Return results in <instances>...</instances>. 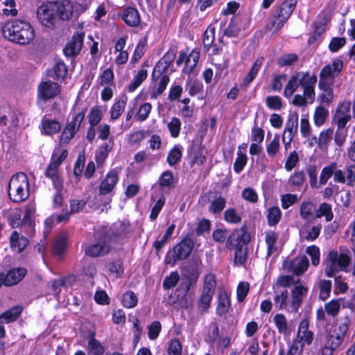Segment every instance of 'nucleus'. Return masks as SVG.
I'll return each mask as SVG.
<instances>
[{
  "instance_id": "43",
  "label": "nucleus",
  "mask_w": 355,
  "mask_h": 355,
  "mask_svg": "<svg viewBox=\"0 0 355 355\" xmlns=\"http://www.w3.org/2000/svg\"><path fill=\"white\" fill-rule=\"evenodd\" d=\"M68 69L62 61H58L54 66L53 78L57 80H62L66 77Z\"/></svg>"
},
{
  "instance_id": "35",
  "label": "nucleus",
  "mask_w": 355,
  "mask_h": 355,
  "mask_svg": "<svg viewBox=\"0 0 355 355\" xmlns=\"http://www.w3.org/2000/svg\"><path fill=\"white\" fill-rule=\"evenodd\" d=\"M215 39V28L209 26L203 34L202 43L205 51H208L212 46Z\"/></svg>"
},
{
  "instance_id": "58",
  "label": "nucleus",
  "mask_w": 355,
  "mask_h": 355,
  "mask_svg": "<svg viewBox=\"0 0 355 355\" xmlns=\"http://www.w3.org/2000/svg\"><path fill=\"white\" fill-rule=\"evenodd\" d=\"M331 290V282L329 280H322L320 283V300L324 301L329 296Z\"/></svg>"
},
{
  "instance_id": "5",
  "label": "nucleus",
  "mask_w": 355,
  "mask_h": 355,
  "mask_svg": "<svg viewBox=\"0 0 355 355\" xmlns=\"http://www.w3.org/2000/svg\"><path fill=\"white\" fill-rule=\"evenodd\" d=\"M51 2L42 4L37 10V17L40 24L44 27L53 31L62 24L58 13Z\"/></svg>"
},
{
  "instance_id": "56",
  "label": "nucleus",
  "mask_w": 355,
  "mask_h": 355,
  "mask_svg": "<svg viewBox=\"0 0 355 355\" xmlns=\"http://www.w3.org/2000/svg\"><path fill=\"white\" fill-rule=\"evenodd\" d=\"M214 293L203 290L200 297V304L199 307L203 311H206L210 306V302L212 300Z\"/></svg>"
},
{
  "instance_id": "57",
  "label": "nucleus",
  "mask_w": 355,
  "mask_h": 355,
  "mask_svg": "<svg viewBox=\"0 0 355 355\" xmlns=\"http://www.w3.org/2000/svg\"><path fill=\"white\" fill-rule=\"evenodd\" d=\"M298 201L297 195L286 193L281 196L282 207L284 209H288Z\"/></svg>"
},
{
  "instance_id": "16",
  "label": "nucleus",
  "mask_w": 355,
  "mask_h": 355,
  "mask_svg": "<svg viewBox=\"0 0 355 355\" xmlns=\"http://www.w3.org/2000/svg\"><path fill=\"white\" fill-rule=\"evenodd\" d=\"M26 268H12L3 274L4 286H12L18 284L26 275Z\"/></svg>"
},
{
  "instance_id": "53",
  "label": "nucleus",
  "mask_w": 355,
  "mask_h": 355,
  "mask_svg": "<svg viewBox=\"0 0 355 355\" xmlns=\"http://www.w3.org/2000/svg\"><path fill=\"white\" fill-rule=\"evenodd\" d=\"M182 157V151L178 146H174L167 156V162L170 166L175 165Z\"/></svg>"
},
{
  "instance_id": "39",
  "label": "nucleus",
  "mask_w": 355,
  "mask_h": 355,
  "mask_svg": "<svg viewBox=\"0 0 355 355\" xmlns=\"http://www.w3.org/2000/svg\"><path fill=\"white\" fill-rule=\"evenodd\" d=\"M148 72L146 69H141L134 77L132 81L128 86V91L134 92L147 78Z\"/></svg>"
},
{
  "instance_id": "59",
  "label": "nucleus",
  "mask_w": 355,
  "mask_h": 355,
  "mask_svg": "<svg viewBox=\"0 0 355 355\" xmlns=\"http://www.w3.org/2000/svg\"><path fill=\"white\" fill-rule=\"evenodd\" d=\"M305 174L303 171H295L288 180V184L294 187H301L305 181Z\"/></svg>"
},
{
  "instance_id": "40",
  "label": "nucleus",
  "mask_w": 355,
  "mask_h": 355,
  "mask_svg": "<svg viewBox=\"0 0 355 355\" xmlns=\"http://www.w3.org/2000/svg\"><path fill=\"white\" fill-rule=\"evenodd\" d=\"M341 299L331 300L324 304V310L326 313L331 316L336 317L340 309Z\"/></svg>"
},
{
  "instance_id": "15",
  "label": "nucleus",
  "mask_w": 355,
  "mask_h": 355,
  "mask_svg": "<svg viewBox=\"0 0 355 355\" xmlns=\"http://www.w3.org/2000/svg\"><path fill=\"white\" fill-rule=\"evenodd\" d=\"M55 12L59 16L62 23L65 20H69L73 14V6L70 0H59L51 2Z\"/></svg>"
},
{
  "instance_id": "50",
  "label": "nucleus",
  "mask_w": 355,
  "mask_h": 355,
  "mask_svg": "<svg viewBox=\"0 0 355 355\" xmlns=\"http://www.w3.org/2000/svg\"><path fill=\"white\" fill-rule=\"evenodd\" d=\"M189 154L192 157L191 163L193 164L202 165L206 161V157L199 152V146H198L193 145Z\"/></svg>"
},
{
  "instance_id": "17",
  "label": "nucleus",
  "mask_w": 355,
  "mask_h": 355,
  "mask_svg": "<svg viewBox=\"0 0 355 355\" xmlns=\"http://www.w3.org/2000/svg\"><path fill=\"white\" fill-rule=\"evenodd\" d=\"M119 180L118 173L115 170L110 171L101 182L99 194L105 195L110 193Z\"/></svg>"
},
{
  "instance_id": "8",
  "label": "nucleus",
  "mask_w": 355,
  "mask_h": 355,
  "mask_svg": "<svg viewBox=\"0 0 355 355\" xmlns=\"http://www.w3.org/2000/svg\"><path fill=\"white\" fill-rule=\"evenodd\" d=\"M299 86L303 89L304 94L312 103L315 98V85L317 83V76H311L309 72H297Z\"/></svg>"
},
{
  "instance_id": "44",
  "label": "nucleus",
  "mask_w": 355,
  "mask_h": 355,
  "mask_svg": "<svg viewBox=\"0 0 355 355\" xmlns=\"http://www.w3.org/2000/svg\"><path fill=\"white\" fill-rule=\"evenodd\" d=\"M299 86L298 76L293 75L289 79L284 89V94L286 97H291Z\"/></svg>"
},
{
  "instance_id": "63",
  "label": "nucleus",
  "mask_w": 355,
  "mask_h": 355,
  "mask_svg": "<svg viewBox=\"0 0 355 355\" xmlns=\"http://www.w3.org/2000/svg\"><path fill=\"white\" fill-rule=\"evenodd\" d=\"M182 346L178 338L172 339L168 347V354L169 355H182Z\"/></svg>"
},
{
  "instance_id": "3",
  "label": "nucleus",
  "mask_w": 355,
  "mask_h": 355,
  "mask_svg": "<svg viewBox=\"0 0 355 355\" xmlns=\"http://www.w3.org/2000/svg\"><path fill=\"white\" fill-rule=\"evenodd\" d=\"M297 0H286L272 15L266 26V31L275 33L279 31L287 21L293 12Z\"/></svg>"
},
{
  "instance_id": "34",
  "label": "nucleus",
  "mask_w": 355,
  "mask_h": 355,
  "mask_svg": "<svg viewBox=\"0 0 355 355\" xmlns=\"http://www.w3.org/2000/svg\"><path fill=\"white\" fill-rule=\"evenodd\" d=\"M158 182L160 188H173L175 184L173 173L168 170L164 171L159 177Z\"/></svg>"
},
{
  "instance_id": "19",
  "label": "nucleus",
  "mask_w": 355,
  "mask_h": 355,
  "mask_svg": "<svg viewBox=\"0 0 355 355\" xmlns=\"http://www.w3.org/2000/svg\"><path fill=\"white\" fill-rule=\"evenodd\" d=\"M120 16L124 22L130 27L138 26L141 21L138 10L133 7H127L124 8Z\"/></svg>"
},
{
  "instance_id": "28",
  "label": "nucleus",
  "mask_w": 355,
  "mask_h": 355,
  "mask_svg": "<svg viewBox=\"0 0 355 355\" xmlns=\"http://www.w3.org/2000/svg\"><path fill=\"white\" fill-rule=\"evenodd\" d=\"M128 98L123 95L119 101L114 103L110 110V118L112 120L118 119L123 112Z\"/></svg>"
},
{
  "instance_id": "9",
  "label": "nucleus",
  "mask_w": 355,
  "mask_h": 355,
  "mask_svg": "<svg viewBox=\"0 0 355 355\" xmlns=\"http://www.w3.org/2000/svg\"><path fill=\"white\" fill-rule=\"evenodd\" d=\"M112 246L101 234L93 244L88 245L85 249L86 255L91 257H103L107 254Z\"/></svg>"
},
{
  "instance_id": "38",
  "label": "nucleus",
  "mask_w": 355,
  "mask_h": 355,
  "mask_svg": "<svg viewBox=\"0 0 355 355\" xmlns=\"http://www.w3.org/2000/svg\"><path fill=\"white\" fill-rule=\"evenodd\" d=\"M175 225L171 224L166 230L164 235L162 236V239L160 241H155L153 243V247L156 249L157 252H158L165 245L168 241H169L170 238L171 237L173 231L175 230Z\"/></svg>"
},
{
  "instance_id": "18",
  "label": "nucleus",
  "mask_w": 355,
  "mask_h": 355,
  "mask_svg": "<svg viewBox=\"0 0 355 355\" xmlns=\"http://www.w3.org/2000/svg\"><path fill=\"white\" fill-rule=\"evenodd\" d=\"M59 166L58 164L51 161L48 165L44 174L52 180L53 187L56 190H62L64 188V181L58 173Z\"/></svg>"
},
{
  "instance_id": "41",
  "label": "nucleus",
  "mask_w": 355,
  "mask_h": 355,
  "mask_svg": "<svg viewBox=\"0 0 355 355\" xmlns=\"http://www.w3.org/2000/svg\"><path fill=\"white\" fill-rule=\"evenodd\" d=\"M300 282V279H295L292 275H281L277 278L276 284L273 285V289L278 286L288 287Z\"/></svg>"
},
{
  "instance_id": "47",
  "label": "nucleus",
  "mask_w": 355,
  "mask_h": 355,
  "mask_svg": "<svg viewBox=\"0 0 355 355\" xmlns=\"http://www.w3.org/2000/svg\"><path fill=\"white\" fill-rule=\"evenodd\" d=\"M241 31L239 24L236 20L232 19L227 27L225 29L223 35L228 37H238Z\"/></svg>"
},
{
  "instance_id": "55",
  "label": "nucleus",
  "mask_w": 355,
  "mask_h": 355,
  "mask_svg": "<svg viewBox=\"0 0 355 355\" xmlns=\"http://www.w3.org/2000/svg\"><path fill=\"white\" fill-rule=\"evenodd\" d=\"M266 104L268 108L273 110H279L283 106L282 98L278 96L266 97Z\"/></svg>"
},
{
  "instance_id": "61",
  "label": "nucleus",
  "mask_w": 355,
  "mask_h": 355,
  "mask_svg": "<svg viewBox=\"0 0 355 355\" xmlns=\"http://www.w3.org/2000/svg\"><path fill=\"white\" fill-rule=\"evenodd\" d=\"M247 162V155L241 150H238L237 157L234 164V169L236 173H239L244 168Z\"/></svg>"
},
{
  "instance_id": "25",
  "label": "nucleus",
  "mask_w": 355,
  "mask_h": 355,
  "mask_svg": "<svg viewBox=\"0 0 355 355\" xmlns=\"http://www.w3.org/2000/svg\"><path fill=\"white\" fill-rule=\"evenodd\" d=\"M298 125V114L297 112H293L289 114L288 121L286 122V126L284 132L288 133L289 140L287 141L291 142L293 138L297 131Z\"/></svg>"
},
{
  "instance_id": "21",
  "label": "nucleus",
  "mask_w": 355,
  "mask_h": 355,
  "mask_svg": "<svg viewBox=\"0 0 355 355\" xmlns=\"http://www.w3.org/2000/svg\"><path fill=\"white\" fill-rule=\"evenodd\" d=\"M334 84L328 83H318V88L322 92L318 96V100L327 105H330L334 99Z\"/></svg>"
},
{
  "instance_id": "24",
  "label": "nucleus",
  "mask_w": 355,
  "mask_h": 355,
  "mask_svg": "<svg viewBox=\"0 0 355 355\" xmlns=\"http://www.w3.org/2000/svg\"><path fill=\"white\" fill-rule=\"evenodd\" d=\"M23 309L21 306H13L0 315V323H10L15 321L20 315Z\"/></svg>"
},
{
  "instance_id": "36",
  "label": "nucleus",
  "mask_w": 355,
  "mask_h": 355,
  "mask_svg": "<svg viewBox=\"0 0 355 355\" xmlns=\"http://www.w3.org/2000/svg\"><path fill=\"white\" fill-rule=\"evenodd\" d=\"M334 130L328 128L320 132L318 138V147L322 150H327L329 142L331 140Z\"/></svg>"
},
{
  "instance_id": "33",
  "label": "nucleus",
  "mask_w": 355,
  "mask_h": 355,
  "mask_svg": "<svg viewBox=\"0 0 355 355\" xmlns=\"http://www.w3.org/2000/svg\"><path fill=\"white\" fill-rule=\"evenodd\" d=\"M322 216H324L327 222L331 221L334 218L331 206L326 202L321 203L319 208L315 210V218H320Z\"/></svg>"
},
{
  "instance_id": "51",
  "label": "nucleus",
  "mask_w": 355,
  "mask_h": 355,
  "mask_svg": "<svg viewBox=\"0 0 355 355\" xmlns=\"http://www.w3.org/2000/svg\"><path fill=\"white\" fill-rule=\"evenodd\" d=\"M298 60V55L295 53H287L282 55L277 60V64L280 67L291 66Z\"/></svg>"
},
{
  "instance_id": "45",
  "label": "nucleus",
  "mask_w": 355,
  "mask_h": 355,
  "mask_svg": "<svg viewBox=\"0 0 355 355\" xmlns=\"http://www.w3.org/2000/svg\"><path fill=\"white\" fill-rule=\"evenodd\" d=\"M226 200L222 196H219L213 200L209 207V211L214 214H220L225 207Z\"/></svg>"
},
{
  "instance_id": "31",
  "label": "nucleus",
  "mask_w": 355,
  "mask_h": 355,
  "mask_svg": "<svg viewBox=\"0 0 355 355\" xmlns=\"http://www.w3.org/2000/svg\"><path fill=\"white\" fill-rule=\"evenodd\" d=\"M328 116L329 111L322 105L318 106L313 114L314 124L318 127H320L325 123Z\"/></svg>"
},
{
  "instance_id": "22",
  "label": "nucleus",
  "mask_w": 355,
  "mask_h": 355,
  "mask_svg": "<svg viewBox=\"0 0 355 355\" xmlns=\"http://www.w3.org/2000/svg\"><path fill=\"white\" fill-rule=\"evenodd\" d=\"M10 243L12 249L21 252L28 244V240L24 236H19L17 232L15 231L10 237Z\"/></svg>"
},
{
  "instance_id": "12",
  "label": "nucleus",
  "mask_w": 355,
  "mask_h": 355,
  "mask_svg": "<svg viewBox=\"0 0 355 355\" xmlns=\"http://www.w3.org/2000/svg\"><path fill=\"white\" fill-rule=\"evenodd\" d=\"M37 92L40 98L46 101L53 98L60 92V86L51 80L44 81L39 85Z\"/></svg>"
},
{
  "instance_id": "42",
  "label": "nucleus",
  "mask_w": 355,
  "mask_h": 355,
  "mask_svg": "<svg viewBox=\"0 0 355 355\" xmlns=\"http://www.w3.org/2000/svg\"><path fill=\"white\" fill-rule=\"evenodd\" d=\"M337 168L336 162H332L328 166H325L322 168L320 176V184L324 185L327 183L328 180L333 175V173Z\"/></svg>"
},
{
  "instance_id": "30",
  "label": "nucleus",
  "mask_w": 355,
  "mask_h": 355,
  "mask_svg": "<svg viewBox=\"0 0 355 355\" xmlns=\"http://www.w3.org/2000/svg\"><path fill=\"white\" fill-rule=\"evenodd\" d=\"M263 60V58H259L254 62L250 71L248 73V74L246 75L243 80V85L245 87L248 86L255 78L261 67L262 66Z\"/></svg>"
},
{
  "instance_id": "29",
  "label": "nucleus",
  "mask_w": 355,
  "mask_h": 355,
  "mask_svg": "<svg viewBox=\"0 0 355 355\" xmlns=\"http://www.w3.org/2000/svg\"><path fill=\"white\" fill-rule=\"evenodd\" d=\"M307 288L304 286H297L292 291L291 297L292 302L291 304L293 307H298L302 302L303 297L307 293Z\"/></svg>"
},
{
  "instance_id": "27",
  "label": "nucleus",
  "mask_w": 355,
  "mask_h": 355,
  "mask_svg": "<svg viewBox=\"0 0 355 355\" xmlns=\"http://www.w3.org/2000/svg\"><path fill=\"white\" fill-rule=\"evenodd\" d=\"M230 296L226 292H222L218 295V304L216 308V313L218 315H225L230 307Z\"/></svg>"
},
{
  "instance_id": "7",
  "label": "nucleus",
  "mask_w": 355,
  "mask_h": 355,
  "mask_svg": "<svg viewBox=\"0 0 355 355\" xmlns=\"http://www.w3.org/2000/svg\"><path fill=\"white\" fill-rule=\"evenodd\" d=\"M352 261L351 252L347 248L340 247L339 252L330 250L324 262L330 266H349Z\"/></svg>"
},
{
  "instance_id": "64",
  "label": "nucleus",
  "mask_w": 355,
  "mask_h": 355,
  "mask_svg": "<svg viewBox=\"0 0 355 355\" xmlns=\"http://www.w3.org/2000/svg\"><path fill=\"white\" fill-rule=\"evenodd\" d=\"M225 220L230 223H239L241 221V218L237 214L235 209L230 208L224 212Z\"/></svg>"
},
{
  "instance_id": "49",
  "label": "nucleus",
  "mask_w": 355,
  "mask_h": 355,
  "mask_svg": "<svg viewBox=\"0 0 355 355\" xmlns=\"http://www.w3.org/2000/svg\"><path fill=\"white\" fill-rule=\"evenodd\" d=\"M248 256L247 245L236 248L234 253L235 264L244 265Z\"/></svg>"
},
{
  "instance_id": "54",
  "label": "nucleus",
  "mask_w": 355,
  "mask_h": 355,
  "mask_svg": "<svg viewBox=\"0 0 355 355\" xmlns=\"http://www.w3.org/2000/svg\"><path fill=\"white\" fill-rule=\"evenodd\" d=\"M169 82V77L167 75H164L159 81L157 88H156L151 94L150 98L156 99L157 96L161 95L165 90Z\"/></svg>"
},
{
  "instance_id": "1",
  "label": "nucleus",
  "mask_w": 355,
  "mask_h": 355,
  "mask_svg": "<svg viewBox=\"0 0 355 355\" xmlns=\"http://www.w3.org/2000/svg\"><path fill=\"white\" fill-rule=\"evenodd\" d=\"M2 32L10 41L21 45L29 44L35 37L33 27L22 20L8 21L3 26Z\"/></svg>"
},
{
  "instance_id": "6",
  "label": "nucleus",
  "mask_w": 355,
  "mask_h": 355,
  "mask_svg": "<svg viewBox=\"0 0 355 355\" xmlns=\"http://www.w3.org/2000/svg\"><path fill=\"white\" fill-rule=\"evenodd\" d=\"M86 113V109L76 114L72 120L68 122L64 127L59 140L60 145L67 144L74 137L76 133L79 130Z\"/></svg>"
},
{
  "instance_id": "32",
  "label": "nucleus",
  "mask_w": 355,
  "mask_h": 355,
  "mask_svg": "<svg viewBox=\"0 0 355 355\" xmlns=\"http://www.w3.org/2000/svg\"><path fill=\"white\" fill-rule=\"evenodd\" d=\"M274 322L279 333L284 335H288L290 334L287 320L283 314L279 313L275 315L274 317Z\"/></svg>"
},
{
  "instance_id": "10",
  "label": "nucleus",
  "mask_w": 355,
  "mask_h": 355,
  "mask_svg": "<svg viewBox=\"0 0 355 355\" xmlns=\"http://www.w3.org/2000/svg\"><path fill=\"white\" fill-rule=\"evenodd\" d=\"M343 67V62L341 60H334L332 64H327L323 67L320 72L319 83H328L334 84V79L340 73Z\"/></svg>"
},
{
  "instance_id": "48",
  "label": "nucleus",
  "mask_w": 355,
  "mask_h": 355,
  "mask_svg": "<svg viewBox=\"0 0 355 355\" xmlns=\"http://www.w3.org/2000/svg\"><path fill=\"white\" fill-rule=\"evenodd\" d=\"M122 304L126 308H134L137 304V297L134 292L131 291L125 292L122 297Z\"/></svg>"
},
{
  "instance_id": "37",
  "label": "nucleus",
  "mask_w": 355,
  "mask_h": 355,
  "mask_svg": "<svg viewBox=\"0 0 355 355\" xmlns=\"http://www.w3.org/2000/svg\"><path fill=\"white\" fill-rule=\"evenodd\" d=\"M282 211L278 207H272L268 209L267 219L270 226L276 225L280 220Z\"/></svg>"
},
{
  "instance_id": "62",
  "label": "nucleus",
  "mask_w": 355,
  "mask_h": 355,
  "mask_svg": "<svg viewBox=\"0 0 355 355\" xmlns=\"http://www.w3.org/2000/svg\"><path fill=\"white\" fill-rule=\"evenodd\" d=\"M180 279V275L177 272H173L169 276L165 277L163 282V287L166 290H168L176 286Z\"/></svg>"
},
{
  "instance_id": "23",
  "label": "nucleus",
  "mask_w": 355,
  "mask_h": 355,
  "mask_svg": "<svg viewBox=\"0 0 355 355\" xmlns=\"http://www.w3.org/2000/svg\"><path fill=\"white\" fill-rule=\"evenodd\" d=\"M198 278V272L196 268H191V270L185 268L182 273V280L184 282L185 291L188 292L190 287L196 284Z\"/></svg>"
},
{
  "instance_id": "52",
  "label": "nucleus",
  "mask_w": 355,
  "mask_h": 355,
  "mask_svg": "<svg viewBox=\"0 0 355 355\" xmlns=\"http://www.w3.org/2000/svg\"><path fill=\"white\" fill-rule=\"evenodd\" d=\"M89 350L94 355H103L104 353V347L101 343L94 337H92L88 343Z\"/></svg>"
},
{
  "instance_id": "20",
  "label": "nucleus",
  "mask_w": 355,
  "mask_h": 355,
  "mask_svg": "<svg viewBox=\"0 0 355 355\" xmlns=\"http://www.w3.org/2000/svg\"><path fill=\"white\" fill-rule=\"evenodd\" d=\"M296 339L300 340V344L304 343V345L306 344L309 345L312 343L313 340V333L309 330V322L306 320L301 321Z\"/></svg>"
},
{
  "instance_id": "13",
  "label": "nucleus",
  "mask_w": 355,
  "mask_h": 355,
  "mask_svg": "<svg viewBox=\"0 0 355 355\" xmlns=\"http://www.w3.org/2000/svg\"><path fill=\"white\" fill-rule=\"evenodd\" d=\"M128 226L125 223L119 222L113 224L109 229L101 230V234L106 238L107 241L111 245L114 241H116L125 232Z\"/></svg>"
},
{
  "instance_id": "4",
  "label": "nucleus",
  "mask_w": 355,
  "mask_h": 355,
  "mask_svg": "<svg viewBox=\"0 0 355 355\" xmlns=\"http://www.w3.org/2000/svg\"><path fill=\"white\" fill-rule=\"evenodd\" d=\"M193 246V239L190 236H185L167 252L164 259L165 264L175 265L178 261L186 259L191 253Z\"/></svg>"
},
{
  "instance_id": "60",
  "label": "nucleus",
  "mask_w": 355,
  "mask_h": 355,
  "mask_svg": "<svg viewBox=\"0 0 355 355\" xmlns=\"http://www.w3.org/2000/svg\"><path fill=\"white\" fill-rule=\"evenodd\" d=\"M67 243L64 237H60L57 239L53 244V253L59 258L61 257L66 248Z\"/></svg>"
},
{
  "instance_id": "14",
  "label": "nucleus",
  "mask_w": 355,
  "mask_h": 355,
  "mask_svg": "<svg viewBox=\"0 0 355 355\" xmlns=\"http://www.w3.org/2000/svg\"><path fill=\"white\" fill-rule=\"evenodd\" d=\"M84 36L85 34L83 33L73 35L63 50L66 56L74 57L80 53L83 45Z\"/></svg>"
},
{
  "instance_id": "46",
  "label": "nucleus",
  "mask_w": 355,
  "mask_h": 355,
  "mask_svg": "<svg viewBox=\"0 0 355 355\" xmlns=\"http://www.w3.org/2000/svg\"><path fill=\"white\" fill-rule=\"evenodd\" d=\"M102 119V112L99 107L95 106L92 107L88 114V120L90 125H97Z\"/></svg>"
},
{
  "instance_id": "11",
  "label": "nucleus",
  "mask_w": 355,
  "mask_h": 355,
  "mask_svg": "<svg viewBox=\"0 0 355 355\" xmlns=\"http://www.w3.org/2000/svg\"><path fill=\"white\" fill-rule=\"evenodd\" d=\"M250 241V234L247 231L246 226L235 230L227 240V247L230 249L247 245Z\"/></svg>"
},
{
  "instance_id": "26",
  "label": "nucleus",
  "mask_w": 355,
  "mask_h": 355,
  "mask_svg": "<svg viewBox=\"0 0 355 355\" xmlns=\"http://www.w3.org/2000/svg\"><path fill=\"white\" fill-rule=\"evenodd\" d=\"M42 132L46 135L58 133L60 130V123L55 119H43L42 121Z\"/></svg>"
},
{
  "instance_id": "2",
  "label": "nucleus",
  "mask_w": 355,
  "mask_h": 355,
  "mask_svg": "<svg viewBox=\"0 0 355 355\" xmlns=\"http://www.w3.org/2000/svg\"><path fill=\"white\" fill-rule=\"evenodd\" d=\"M29 181L27 175L19 172L13 175L8 183V191L10 200L14 202H21L30 195Z\"/></svg>"
}]
</instances>
